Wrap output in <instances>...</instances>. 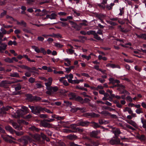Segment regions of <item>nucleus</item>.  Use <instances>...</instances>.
Masks as SVG:
<instances>
[{
  "label": "nucleus",
  "mask_w": 146,
  "mask_h": 146,
  "mask_svg": "<svg viewBox=\"0 0 146 146\" xmlns=\"http://www.w3.org/2000/svg\"><path fill=\"white\" fill-rule=\"evenodd\" d=\"M29 107L31 109L32 112L35 114L39 113L43 109L41 107L38 106H33L29 105Z\"/></svg>",
  "instance_id": "f257e3e1"
},
{
  "label": "nucleus",
  "mask_w": 146,
  "mask_h": 146,
  "mask_svg": "<svg viewBox=\"0 0 146 146\" xmlns=\"http://www.w3.org/2000/svg\"><path fill=\"white\" fill-rule=\"evenodd\" d=\"M23 143L25 145H26L28 144V142H31L33 141V139L30 137L28 136H23L22 138Z\"/></svg>",
  "instance_id": "f03ea898"
},
{
  "label": "nucleus",
  "mask_w": 146,
  "mask_h": 146,
  "mask_svg": "<svg viewBox=\"0 0 146 146\" xmlns=\"http://www.w3.org/2000/svg\"><path fill=\"white\" fill-rule=\"evenodd\" d=\"M110 143L112 145H118L120 144V141L118 137H115L111 139Z\"/></svg>",
  "instance_id": "7ed1b4c3"
},
{
  "label": "nucleus",
  "mask_w": 146,
  "mask_h": 146,
  "mask_svg": "<svg viewBox=\"0 0 146 146\" xmlns=\"http://www.w3.org/2000/svg\"><path fill=\"white\" fill-rule=\"evenodd\" d=\"M69 22L72 28H74L76 31H79L81 29V27L79 25H78L76 23L72 21H69Z\"/></svg>",
  "instance_id": "20e7f679"
},
{
  "label": "nucleus",
  "mask_w": 146,
  "mask_h": 146,
  "mask_svg": "<svg viewBox=\"0 0 146 146\" xmlns=\"http://www.w3.org/2000/svg\"><path fill=\"white\" fill-rule=\"evenodd\" d=\"M89 122L88 121H84L82 120H80L77 121L76 125L77 126H87L89 125Z\"/></svg>",
  "instance_id": "39448f33"
},
{
  "label": "nucleus",
  "mask_w": 146,
  "mask_h": 146,
  "mask_svg": "<svg viewBox=\"0 0 146 146\" xmlns=\"http://www.w3.org/2000/svg\"><path fill=\"white\" fill-rule=\"evenodd\" d=\"M11 123L13 127L15 129L19 130L22 129V127L21 125H18L16 123L13 121H11Z\"/></svg>",
  "instance_id": "423d86ee"
},
{
  "label": "nucleus",
  "mask_w": 146,
  "mask_h": 146,
  "mask_svg": "<svg viewBox=\"0 0 146 146\" xmlns=\"http://www.w3.org/2000/svg\"><path fill=\"white\" fill-rule=\"evenodd\" d=\"M83 116L86 117H96L99 116L98 114H96L94 113H86L83 114Z\"/></svg>",
  "instance_id": "0eeeda50"
},
{
  "label": "nucleus",
  "mask_w": 146,
  "mask_h": 146,
  "mask_svg": "<svg viewBox=\"0 0 146 146\" xmlns=\"http://www.w3.org/2000/svg\"><path fill=\"white\" fill-rule=\"evenodd\" d=\"M100 133V131H92L90 133V136L97 139L99 138L100 137L97 136L99 133Z\"/></svg>",
  "instance_id": "6e6552de"
},
{
  "label": "nucleus",
  "mask_w": 146,
  "mask_h": 146,
  "mask_svg": "<svg viewBox=\"0 0 146 146\" xmlns=\"http://www.w3.org/2000/svg\"><path fill=\"white\" fill-rule=\"evenodd\" d=\"M112 132L114 134L115 137H118L119 135L121 133L119 129L118 128H114L112 130Z\"/></svg>",
  "instance_id": "1a4fd4ad"
},
{
  "label": "nucleus",
  "mask_w": 146,
  "mask_h": 146,
  "mask_svg": "<svg viewBox=\"0 0 146 146\" xmlns=\"http://www.w3.org/2000/svg\"><path fill=\"white\" fill-rule=\"evenodd\" d=\"M48 82H47L45 83V84L46 88L50 87L52 81V78L51 77H49L48 80Z\"/></svg>",
  "instance_id": "9d476101"
},
{
  "label": "nucleus",
  "mask_w": 146,
  "mask_h": 146,
  "mask_svg": "<svg viewBox=\"0 0 146 146\" xmlns=\"http://www.w3.org/2000/svg\"><path fill=\"white\" fill-rule=\"evenodd\" d=\"M67 137L69 139L72 140H75L78 139L77 136L74 134H70L67 136Z\"/></svg>",
  "instance_id": "9b49d317"
},
{
  "label": "nucleus",
  "mask_w": 146,
  "mask_h": 146,
  "mask_svg": "<svg viewBox=\"0 0 146 146\" xmlns=\"http://www.w3.org/2000/svg\"><path fill=\"white\" fill-rule=\"evenodd\" d=\"M1 46H0V52L3 53V51L6 49L7 46L6 43L2 44Z\"/></svg>",
  "instance_id": "f8f14e48"
},
{
  "label": "nucleus",
  "mask_w": 146,
  "mask_h": 146,
  "mask_svg": "<svg viewBox=\"0 0 146 146\" xmlns=\"http://www.w3.org/2000/svg\"><path fill=\"white\" fill-rule=\"evenodd\" d=\"M31 138L33 139L35 141H38L40 139V136L39 135L36 134L34 135H31Z\"/></svg>",
  "instance_id": "ddd939ff"
},
{
  "label": "nucleus",
  "mask_w": 146,
  "mask_h": 146,
  "mask_svg": "<svg viewBox=\"0 0 146 146\" xmlns=\"http://www.w3.org/2000/svg\"><path fill=\"white\" fill-rule=\"evenodd\" d=\"M1 84L2 87L5 88H7V87L8 84H9V81L3 80L1 82Z\"/></svg>",
  "instance_id": "4468645a"
},
{
  "label": "nucleus",
  "mask_w": 146,
  "mask_h": 146,
  "mask_svg": "<svg viewBox=\"0 0 146 146\" xmlns=\"http://www.w3.org/2000/svg\"><path fill=\"white\" fill-rule=\"evenodd\" d=\"M52 86L50 87H49L48 88H46V89L48 90L46 92V94L51 95L52 94H53V91L52 90V88H51Z\"/></svg>",
  "instance_id": "2eb2a0df"
},
{
  "label": "nucleus",
  "mask_w": 146,
  "mask_h": 146,
  "mask_svg": "<svg viewBox=\"0 0 146 146\" xmlns=\"http://www.w3.org/2000/svg\"><path fill=\"white\" fill-rule=\"evenodd\" d=\"M135 35L137 38H142L146 40V34H141L140 35H138L137 34L135 33Z\"/></svg>",
  "instance_id": "dca6fc26"
},
{
  "label": "nucleus",
  "mask_w": 146,
  "mask_h": 146,
  "mask_svg": "<svg viewBox=\"0 0 146 146\" xmlns=\"http://www.w3.org/2000/svg\"><path fill=\"white\" fill-rule=\"evenodd\" d=\"M26 1L27 3L30 5H32L37 2V0H26Z\"/></svg>",
  "instance_id": "f3484780"
},
{
  "label": "nucleus",
  "mask_w": 146,
  "mask_h": 146,
  "mask_svg": "<svg viewBox=\"0 0 146 146\" xmlns=\"http://www.w3.org/2000/svg\"><path fill=\"white\" fill-rule=\"evenodd\" d=\"M5 129L11 133H13L14 130L9 125H7L5 127Z\"/></svg>",
  "instance_id": "a211bd4d"
},
{
  "label": "nucleus",
  "mask_w": 146,
  "mask_h": 146,
  "mask_svg": "<svg viewBox=\"0 0 146 146\" xmlns=\"http://www.w3.org/2000/svg\"><path fill=\"white\" fill-rule=\"evenodd\" d=\"M118 27V28L120 29V31L122 32L126 33L130 31L129 29H125L123 27H122L121 26H119Z\"/></svg>",
  "instance_id": "6ab92c4d"
},
{
  "label": "nucleus",
  "mask_w": 146,
  "mask_h": 146,
  "mask_svg": "<svg viewBox=\"0 0 146 146\" xmlns=\"http://www.w3.org/2000/svg\"><path fill=\"white\" fill-rule=\"evenodd\" d=\"M47 36H50L52 37H56L57 38H62V35L59 33H58L57 34H55L54 33H53L52 35H47Z\"/></svg>",
  "instance_id": "aec40b11"
},
{
  "label": "nucleus",
  "mask_w": 146,
  "mask_h": 146,
  "mask_svg": "<svg viewBox=\"0 0 146 146\" xmlns=\"http://www.w3.org/2000/svg\"><path fill=\"white\" fill-rule=\"evenodd\" d=\"M18 66L22 69H27L30 72H33V71L31 70V68L27 66L24 65H19Z\"/></svg>",
  "instance_id": "412c9836"
},
{
  "label": "nucleus",
  "mask_w": 146,
  "mask_h": 146,
  "mask_svg": "<svg viewBox=\"0 0 146 146\" xmlns=\"http://www.w3.org/2000/svg\"><path fill=\"white\" fill-rule=\"evenodd\" d=\"M10 76L12 77L20 78V76L18 73L16 72H14L10 73Z\"/></svg>",
  "instance_id": "4be33fe9"
},
{
  "label": "nucleus",
  "mask_w": 146,
  "mask_h": 146,
  "mask_svg": "<svg viewBox=\"0 0 146 146\" xmlns=\"http://www.w3.org/2000/svg\"><path fill=\"white\" fill-rule=\"evenodd\" d=\"M79 26L81 27V29L82 26H87L88 25V23L87 21L85 20H84L82 21V23H80Z\"/></svg>",
  "instance_id": "5701e85b"
},
{
  "label": "nucleus",
  "mask_w": 146,
  "mask_h": 146,
  "mask_svg": "<svg viewBox=\"0 0 146 146\" xmlns=\"http://www.w3.org/2000/svg\"><path fill=\"white\" fill-rule=\"evenodd\" d=\"M105 113L109 115L111 118L115 119L118 118V117L115 114H111L110 113L107 111H105Z\"/></svg>",
  "instance_id": "b1692460"
},
{
  "label": "nucleus",
  "mask_w": 146,
  "mask_h": 146,
  "mask_svg": "<svg viewBox=\"0 0 146 146\" xmlns=\"http://www.w3.org/2000/svg\"><path fill=\"white\" fill-rule=\"evenodd\" d=\"M17 113L19 117H22L24 114L23 111L21 110H19L17 111Z\"/></svg>",
  "instance_id": "393cba45"
},
{
  "label": "nucleus",
  "mask_w": 146,
  "mask_h": 146,
  "mask_svg": "<svg viewBox=\"0 0 146 146\" xmlns=\"http://www.w3.org/2000/svg\"><path fill=\"white\" fill-rule=\"evenodd\" d=\"M127 123L131 125L134 127H136L137 126V124L134 121L132 120H131L129 121H127Z\"/></svg>",
  "instance_id": "a878e982"
},
{
  "label": "nucleus",
  "mask_w": 146,
  "mask_h": 146,
  "mask_svg": "<svg viewBox=\"0 0 146 146\" xmlns=\"http://www.w3.org/2000/svg\"><path fill=\"white\" fill-rule=\"evenodd\" d=\"M29 128L30 130L35 132H38L40 130V129L38 128L35 127L34 126H31V127H29Z\"/></svg>",
  "instance_id": "bb28decb"
},
{
  "label": "nucleus",
  "mask_w": 146,
  "mask_h": 146,
  "mask_svg": "<svg viewBox=\"0 0 146 146\" xmlns=\"http://www.w3.org/2000/svg\"><path fill=\"white\" fill-rule=\"evenodd\" d=\"M68 96L70 97L69 99L70 100L75 99L76 95L74 93H70L69 94Z\"/></svg>",
  "instance_id": "cd10ccee"
},
{
  "label": "nucleus",
  "mask_w": 146,
  "mask_h": 146,
  "mask_svg": "<svg viewBox=\"0 0 146 146\" xmlns=\"http://www.w3.org/2000/svg\"><path fill=\"white\" fill-rule=\"evenodd\" d=\"M75 100L78 101L81 103H83L84 101L83 99L81 97L78 96L75 98Z\"/></svg>",
  "instance_id": "c85d7f7f"
},
{
  "label": "nucleus",
  "mask_w": 146,
  "mask_h": 146,
  "mask_svg": "<svg viewBox=\"0 0 146 146\" xmlns=\"http://www.w3.org/2000/svg\"><path fill=\"white\" fill-rule=\"evenodd\" d=\"M16 86V87L15 88V91H17L21 89V86L20 84L19 83L18 84L16 85H13V86Z\"/></svg>",
  "instance_id": "c756f323"
},
{
  "label": "nucleus",
  "mask_w": 146,
  "mask_h": 146,
  "mask_svg": "<svg viewBox=\"0 0 146 146\" xmlns=\"http://www.w3.org/2000/svg\"><path fill=\"white\" fill-rule=\"evenodd\" d=\"M22 108L23 109L22 110L23 113L25 112V113H27L29 112V110L27 107H26L25 106H23L22 107Z\"/></svg>",
  "instance_id": "7c9ffc66"
},
{
  "label": "nucleus",
  "mask_w": 146,
  "mask_h": 146,
  "mask_svg": "<svg viewBox=\"0 0 146 146\" xmlns=\"http://www.w3.org/2000/svg\"><path fill=\"white\" fill-rule=\"evenodd\" d=\"M42 125L44 127H51V125L50 123L45 122L44 121L42 123Z\"/></svg>",
  "instance_id": "2f4dec72"
},
{
  "label": "nucleus",
  "mask_w": 146,
  "mask_h": 146,
  "mask_svg": "<svg viewBox=\"0 0 146 146\" xmlns=\"http://www.w3.org/2000/svg\"><path fill=\"white\" fill-rule=\"evenodd\" d=\"M91 123L92 124V126L94 128L99 127H100V125L98 123L94 122H92Z\"/></svg>",
  "instance_id": "473e14b6"
},
{
  "label": "nucleus",
  "mask_w": 146,
  "mask_h": 146,
  "mask_svg": "<svg viewBox=\"0 0 146 146\" xmlns=\"http://www.w3.org/2000/svg\"><path fill=\"white\" fill-rule=\"evenodd\" d=\"M4 61L6 62L9 63H12L13 62V61H12V58H11L8 57L5 58L4 59Z\"/></svg>",
  "instance_id": "72a5a7b5"
},
{
  "label": "nucleus",
  "mask_w": 146,
  "mask_h": 146,
  "mask_svg": "<svg viewBox=\"0 0 146 146\" xmlns=\"http://www.w3.org/2000/svg\"><path fill=\"white\" fill-rule=\"evenodd\" d=\"M33 97L34 96L30 94H28L27 95V99L31 101H33Z\"/></svg>",
  "instance_id": "f704fd0d"
},
{
  "label": "nucleus",
  "mask_w": 146,
  "mask_h": 146,
  "mask_svg": "<svg viewBox=\"0 0 146 146\" xmlns=\"http://www.w3.org/2000/svg\"><path fill=\"white\" fill-rule=\"evenodd\" d=\"M54 45L55 47L60 48H61L63 46V45L60 44L59 42L54 43Z\"/></svg>",
  "instance_id": "c9c22d12"
},
{
  "label": "nucleus",
  "mask_w": 146,
  "mask_h": 146,
  "mask_svg": "<svg viewBox=\"0 0 146 146\" xmlns=\"http://www.w3.org/2000/svg\"><path fill=\"white\" fill-rule=\"evenodd\" d=\"M19 123H22L25 124V125H27L28 124L27 122H26L23 119L21 120H18L17 121Z\"/></svg>",
  "instance_id": "e433bc0d"
},
{
  "label": "nucleus",
  "mask_w": 146,
  "mask_h": 146,
  "mask_svg": "<svg viewBox=\"0 0 146 146\" xmlns=\"http://www.w3.org/2000/svg\"><path fill=\"white\" fill-rule=\"evenodd\" d=\"M81 110V109L79 108H72L70 110L73 113L76 112L77 110Z\"/></svg>",
  "instance_id": "4c0bfd02"
},
{
  "label": "nucleus",
  "mask_w": 146,
  "mask_h": 146,
  "mask_svg": "<svg viewBox=\"0 0 146 146\" xmlns=\"http://www.w3.org/2000/svg\"><path fill=\"white\" fill-rule=\"evenodd\" d=\"M106 67H110L112 68H116V65L114 64H111L110 63L106 65Z\"/></svg>",
  "instance_id": "58836bf2"
},
{
  "label": "nucleus",
  "mask_w": 146,
  "mask_h": 146,
  "mask_svg": "<svg viewBox=\"0 0 146 146\" xmlns=\"http://www.w3.org/2000/svg\"><path fill=\"white\" fill-rule=\"evenodd\" d=\"M96 33V32L94 31L91 30L89 31H88L87 32V35H94L95 34V33Z\"/></svg>",
  "instance_id": "ea45409f"
},
{
  "label": "nucleus",
  "mask_w": 146,
  "mask_h": 146,
  "mask_svg": "<svg viewBox=\"0 0 146 146\" xmlns=\"http://www.w3.org/2000/svg\"><path fill=\"white\" fill-rule=\"evenodd\" d=\"M57 16V15L54 13H52L50 15V19H54L56 18V17Z\"/></svg>",
  "instance_id": "a19ab883"
},
{
  "label": "nucleus",
  "mask_w": 146,
  "mask_h": 146,
  "mask_svg": "<svg viewBox=\"0 0 146 146\" xmlns=\"http://www.w3.org/2000/svg\"><path fill=\"white\" fill-rule=\"evenodd\" d=\"M51 88L53 91V94L54 92H57L58 89V87L57 86L52 87V86Z\"/></svg>",
  "instance_id": "79ce46f5"
},
{
  "label": "nucleus",
  "mask_w": 146,
  "mask_h": 146,
  "mask_svg": "<svg viewBox=\"0 0 146 146\" xmlns=\"http://www.w3.org/2000/svg\"><path fill=\"white\" fill-rule=\"evenodd\" d=\"M23 31H24L25 32L27 33H31L32 34H33L31 32V31L29 29L24 28L23 29Z\"/></svg>",
  "instance_id": "37998d69"
},
{
  "label": "nucleus",
  "mask_w": 146,
  "mask_h": 146,
  "mask_svg": "<svg viewBox=\"0 0 146 146\" xmlns=\"http://www.w3.org/2000/svg\"><path fill=\"white\" fill-rule=\"evenodd\" d=\"M33 99V101H38L41 100V98L37 96H34Z\"/></svg>",
  "instance_id": "c03bdc74"
},
{
  "label": "nucleus",
  "mask_w": 146,
  "mask_h": 146,
  "mask_svg": "<svg viewBox=\"0 0 146 146\" xmlns=\"http://www.w3.org/2000/svg\"><path fill=\"white\" fill-rule=\"evenodd\" d=\"M59 23L62 24V26L63 27L68 26V24L66 22H64L62 21H60Z\"/></svg>",
  "instance_id": "a18cd8bd"
},
{
  "label": "nucleus",
  "mask_w": 146,
  "mask_h": 146,
  "mask_svg": "<svg viewBox=\"0 0 146 146\" xmlns=\"http://www.w3.org/2000/svg\"><path fill=\"white\" fill-rule=\"evenodd\" d=\"M135 112L138 114H139L140 113H143V112L142 110V108H141L137 109L135 111Z\"/></svg>",
  "instance_id": "49530a36"
},
{
  "label": "nucleus",
  "mask_w": 146,
  "mask_h": 146,
  "mask_svg": "<svg viewBox=\"0 0 146 146\" xmlns=\"http://www.w3.org/2000/svg\"><path fill=\"white\" fill-rule=\"evenodd\" d=\"M76 126H77L76 124H72L70 125V127L72 129L76 130L77 128L76 127Z\"/></svg>",
  "instance_id": "de8ad7c7"
},
{
  "label": "nucleus",
  "mask_w": 146,
  "mask_h": 146,
  "mask_svg": "<svg viewBox=\"0 0 146 146\" xmlns=\"http://www.w3.org/2000/svg\"><path fill=\"white\" fill-rule=\"evenodd\" d=\"M128 109V110H127V111L129 114H132L133 115H133V116H135V114H136V113H133V111L131 110V108H129V109Z\"/></svg>",
  "instance_id": "09e8293b"
},
{
  "label": "nucleus",
  "mask_w": 146,
  "mask_h": 146,
  "mask_svg": "<svg viewBox=\"0 0 146 146\" xmlns=\"http://www.w3.org/2000/svg\"><path fill=\"white\" fill-rule=\"evenodd\" d=\"M94 38L97 40H101V39L100 37L98 36L96 32L95 33V34L94 35Z\"/></svg>",
  "instance_id": "8fccbe9b"
},
{
  "label": "nucleus",
  "mask_w": 146,
  "mask_h": 146,
  "mask_svg": "<svg viewBox=\"0 0 146 146\" xmlns=\"http://www.w3.org/2000/svg\"><path fill=\"white\" fill-rule=\"evenodd\" d=\"M82 57L83 58H84L88 60H89L91 58V57L90 55L87 56L86 55H82Z\"/></svg>",
  "instance_id": "3c124183"
},
{
  "label": "nucleus",
  "mask_w": 146,
  "mask_h": 146,
  "mask_svg": "<svg viewBox=\"0 0 146 146\" xmlns=\"http://www.w3.org/2000/svg\"><path fill=\"white\" fill-rule=\"evenodd\" d=\"M2 137H3V139L6 142H11L8 139L7 136H6L2 135Z\"/></svg>",
  "instance_id": "603ef678"
},
{
  "label": "nucleus",
  "mask_w": 146,
  "mask_h": 146,
  "mask_svg": "<svg viewBox=\"0 0 146 146\" xmlns=\"http://www.w3.org/2000/svg\"><path fill=\"white\" fill-rule=\"evenodd\" d=\"M35 78L33 77H30L29 80V81L31 83H33L35 82Z\"/></svg>",
  "instance_id": "864d4df0"
},
{
  "label": "nucleus",
  "mask_w": 146,
  "mask_h": 146,
  "mask_svg": "<svg viewBox=\"0 0 146 146\" xmlns=\"http://www.w3.org/2000/svg\"><path fill=\"white\" fill-rule=\"evenodd\" d=\"M58 15L60 16H66L67 15V13L65 12H60L58 13Z\"/></svg>",
  "instance_id": "5fc2aeb1"
},
{
  "label": "nucleus",
  "mask_w": 146,
  "mask_h": 146,
  "mask_svg": "<svg viewBox=\"0 0 146 146\" xmlns=\"http://www.w3.org/2000/svg\"><path fill=\"white\" fill-rule=\"evenodd\" d=\"M141 121L142 123L143 124V127H146V120H143L142 119H141Z\"/></svg>",
  "instance_id": "6e6d98bb"
},
{
  "label": "nucleus",
  "mask_w": 146,
  "mask_h": 146,
  "mask_svg": "<svg viewBox=\"0 0 146 146\" xmlns=\"http://www.w3.org/2000/svg\"><path fill=\"white\" fill-rule=\"evenodd\" d=\"M40 52L44 54H45L46 53V51L43 48H41L40 49Z\"/></svg>",
  "instance_id": "4d7b16f0"
},
{
  "label": "nucleus",
  "mask_w": 146,
  "mask_h": 146,
  "mask_svg": "<svg viewBox=\"0 0 146 146\" xmlns=\"http://www.w3.org/2000/svg\"><path fill=\"white\" fill-rule=\"evenodd\" d=\"M64 103L66 104V105L67 106H70L72 104V103L71 102H70L68 101H64Z\"/></svg>",
  "instance_id": "13d9d810"
},
{
  "label": "nucleus",
  "mask_w": 146,
  "mask_h": 146,
  "mask_svg": "<svg viewBox=\"0 0 146 146\" xmlns=\"http://www.w3.org/2000/svg\"><path fill=\"white\" fill-rule=\"evenodd\" d=\"M126 100L127 101L131 102L133 101L132 98L129 96H127L126 98Z\"/></svg>",
  "instance_id": "bf43d9fd"
},
{
  "label": "nucleus",
  "mask_w": 146,
  "mask_h": 146,
  "mask_svg": "<svg viewBox=\"0 0 146 146\" xmlns=\"http://www.w3.org/2000/svg\"><path fill=\"white\" fill-rule=\"evenodd\" d=\"M97 80L99 81L102 83H103L105 82V80L104 79H102L101 78H99L97 79Z\"/></svg>",
  "instance_id": "052dcab7"
},
{
  "label": "nucleus",
  "mask_w": 146,
  "mask_h": 146,
  "mask_svg": "<svg viewBox=\"0 0 146 146\" xmlns=\"http://www.w3.org/2000/svg\"><path fill=\"white\" fill-rule=\"evenodd\" d=\"M132 114H131V115H128L127 116V119H131L133 117H136V115L135 114V116L132 115Z\"/></svg>",
  "instance_id": "680f3d73"
},
{
  "label": "nucleus",
  "mask_w": 146,
  "mask_h": 146,
  "mask_svg": "<svg viewBox=\"0 0 146 146\" xmlns=\"http://www.w3.org/2000/svg\"><path fill=\"white\" fill-rule=\"evenodd\" d=\"M31 72H30L29 71V72H26L25 73V76L27 77H29L31 76Z\"/></svg>",
  "instance_id": "e2e57ef3"
},
{
  "label": "nucleus",
  "mask_w": 146,
  "mask_h": 146,
  "mask_svg": "<svg viewBox=\"0 0 146 146\" xmlns=\"http://www.w3.org/2000/svg\"><path fill=\"white\" fill-rule=\"evenodd\" d=\"M21 25L23 26L24 27H26L27 26L26 23L23 21H21Z\"/></svg>",
  "instance_id": "0e129e2a"
},
{
  "label": "nucleus",
  "mask_w": 146,
  "mask_h": 146,
  "mask_svg": "<svg viewBox=\"0 0 146 146\" xmlns=\"http://www.w3.org/2000/svg\"><path fill=\"white\" fill-rule=\"evenodd\" d=\"M16 134L18 136H21L24 134V132L23 131L16 132H15Z\"/></svg>",
  "instance_id": "69168bd1"
},
{
  "label": "nucleus",
  "mask_w": 146,
  "mask_h": 146,
  "mask_svg": "<svg viewBox=\"0 0 146 146\" xmlns=\"http://www.w3.org/2000/svg\"><path fill=\"white\" fill-rule=\"evenodd\" d=\"M12 116L13 117L15 118L19 117V116L18 115V114L17 113V111H16L15 113H14L12 114Z\"/></svg>",
  "instance_id": "338daca9"
},
{
  "label": "nucleus",
  "mask_w": 146,
  "mask_h": 146,
  "mask_svg": "<svg viewBox=\"0 0 146 146\" xmlns=\"http://www.w3.org/2000/svg\"><path fill=\"white\" fill-rule=\"evenodd\" d=\"M134 68L135 70L139 72H140L141 70V68L137 66H136Z\"/></svg>",
  "instance_id": "774afa93"
}]
</instances>
